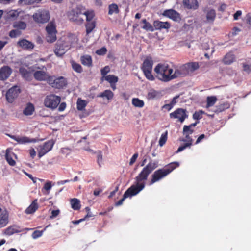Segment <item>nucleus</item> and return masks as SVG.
I'll return each instance as SVG.
<instances>
[{
    "mask_svg": "<svg viewBox=\"0 0 251 251\" xmlns=\"http://www.w3.org/2000/svg\"><path fill=\"white\" fill-rule=\"evenodd\" d=\"M157 161H151L143 168L141 172L135 178V184L131 186L125 192V197L135 196L142 191L145 187V181L149 175L158 167Z\"/></svg>",
    "mask_w": 251,
    "mask_h": 251,
    "instance_id": "f257e3e1",
    "label": "nucleus"
},
{
    "mask_svg": "<svg viewBox=\"0 0 251 251\" xmlns=\"http://www.w3.org/2000/svg\"><path fill=\"white\" fill-rule=\"evenodd\" d=\"M155 77L160 81L168 82L179 77L178 68L174 71L167 64L158 63L154 68Z\"/></svg>",
    "mask_w": 251,
    "mask_h": 251,
    "instance_id": "f03ea898",
    "label": "nucleus"
},
{
    "mask_svg": "<svg viewBox=\"0 0 251 251\" xmlns=\"http://www.w3.org/2000/svg\"><path fill=\"white\" fill-rule=\"evenodd\" d=\"M179 166V163L175 161L165 165L163 168L156 170L151 176L150 185H152L164 178Z\"/></svg>",
    "mask_w": 251,
    "mask_h": 251,
    "instance_id": "7ed1b4c3",
    "label": "nucleus"
},
{
    "mask_svg": "<svg viewBox=\"0 0 251 251\" xmlns=\"http://www.w3.org/2000/svg\"><path fill=\"white\" fill-rule=\"evenodd\" d=\"M85 10V7L81 5H77L76 7L73 8L68 13V17L69 20L77 24H82L84 19L82 17L83 11Z\"/></svg>",
    "mask_w": 251,
    "mask_h": 251,
    "instance_id": "20e7f679",
    "label": "nucleus"
},
{
    "mask_svg": "<svg viewBox=\"0 0 251 251\" xmlns=\"http://www.w3.org/2000/svg\"><path fill=\"white\" fill-rule=\"evenodd\" d=\"M153 61L151 56H148L144 60L141 69L146 78L150 81H154L155 76L152 74Z\"/></svg>",
    "mask_w": 251,
    "mask_h": 251,
    "instance_id": "39448f33",
    "label": "nucleus"
},
{
    "mask_svg": "<svg viewBox=\"0 0 251 251\" xmlns=\"http://www.w3.org/2000/svg\"><path fill=\"white\" fill-rule=\"evenodd\" d=\"M199 67V64L197 62L185 63L178 68L179 77H184L191 74L198 70Z\"/></svg>",
    "mask_w": 251,
    "mask_h": 251,
    "instance_id": "423d86ee",
    "label": "nucleus"
},
{
    "mask_svg": "<svg viewBox=\"0 0 251 251\" xmlns=\"http://www.w3.org/2000/svg\"><path fill=\"white\" fill-rule=\"evenodd\" d=\"M60 101V97L54 94H50L46 97L44 103L46 107L54 109L57 107Z\"/></svg>",
    "mask_w": 251,
    "mask_h": 251,
    "instance_id": "0eeeda50",
    "label": "nucleus"
},
{
    "mask_svg": "<svg viewBox=\"0 0 251 251\" xmlns=\"http://www.w3.org/2000/svg\"><path fill=\"white\" fill-rule=\"evenodd\" d=\"M52 88L56 89L63 88L67 84L66 79L63 76L56 78L54 75H51L49 80V83Z\"/></svg>",
    "mask_w": 251,
    "mask_h": 251,
    "instance_id": "6e6552de",
    "label": "nucleus"
},
{
    "mask_svg": "<svg viewBox=\"0 0 251 251\" xmlns=\"http://www.w3.org/2000/svg\"><path fill=\"white\" fill-rule=\"evenodd\" d=\"M171 119H177L178 121L182 123L188 117L186 109L178 108L172 112L169 115Z\"/></svg>",
    "mask_w": 251,
    "mask_h": 251,
    "instance_id": "1a4fd4ad",
    "label": "nucleus"
},
{
    "mask_svg": "<svg viewBox=\"0 0 251 251\" xmlns=\"http://www.w3.org/2000/svg\"><path fill=\"white\" fill-rule=\"evenodd\" d=\"M32 17L36 22L45 23L49 20L50 14L48 11L43 10L34 13Z\"/></svg>",
    "mask_w": 251,
    "mask_h": 251,
    "instance_id": "9d476101",
    "label": "nucleus"
},
{
    "mask_svg": "<svg viewBox=\"0 0 251 251\" xmlns=\"http://www.w3.org/2000/svg\"><path fill=\"white\" fill-rule=\"evenodd\" d=\"M69 49V45L65 42L58 41L55 45L54 52L56 56H62Z\"/></svg>",
    "mask_w": 251,
    "mask_h": 251,
    "instance_id": "9b49d317",
    "label": "nucleus"
},
{
    "mask_svg": "<svg viewBox=\"0 0 251 251\" xmlns=\"http://www.w3.org/2000/svg\"><path fill=\"white\" fill-rule=\"evenodd\" d=\"M54 142L52 140H48L45 142L43 145L40 146L38 151V156L41 158L50 151L54 145Z\"/></svg>",
    "mask_w": 251,
    "mask_h": 251,
    "instance_id": "f8f14e48",
    "label": "nucleus"
},
{
    "mask_svg": "<svg viewBox=\"0 0 251 251\" xmlns=\"http://www.w3.org/2000/svg\"><path fill=\"white\" fill-rule=\"evenodd\" d=\"M21 92V90L19 86L15 85L9 89L6 94L7 100L9 103H12L14 100L17 98Z\"/></svg>",
    "mask_w": 251,
    "mask_h": 251,
    "instance_id": "ddd939ff",
    "label": "nucleus"
},
{
    "mask_svg": "<svg viewBox=\"0 0 251 251\" xmlns=\"http://www.w3.org/2000/svg\"><path fill=\"white\" fill-rule=\"evenodd\" d=\"M162 15L175 22H179L181 19L180 14L173 9L164 10Z\"/></svg>",
    "mask_w": 251,
    "mask_h": 251,
    "instance_id": "4468645a",
    "label": "nucleus"
},
{
    "mask_svg": "<svg viewBox=\"0 0 251 251\" xmlns=\"http://www.w3.org/2000/svg\"><path fill=\"white\" fill-rule=\"evenodd\" d=\"M9 223V212L4 208L0 207V229L6 226Z\"/></svg>",
    "mask_w": 251,
    "mask_h": 251,
    "instance_id": "2eb2a0df",
    "label": "nucleus"
},
{
    "mask_svg": "<svg viewBox=\"0 0 251 251\" xmlns=\"http://www.w3.org/2000/svg\"><path fill=\"white\" fill-rule=\"evenodd\" d=\"M33 76L38 81H46L49 83V80L51 75H50L44 71H36L33 74Z\"/></svg>",
    "mask_w": 251,
    "mask_h": 251,
    "instance_id": "dca6fc26",
    "label": "nucleus"
},
{
    "mask_svg": "<svg viewBox=\"0 0 251 251\" xmlns=\"http://www.w3.org/2000/svg\"><path fill=\"white\" fill-rule=\"evenodd\" d=\"M11 139L17 141L20 144H25L28 143H35L36 142V139H30L26 136H16L15 135H8Z\"/></svg>",
    "mask_w": 251,
    "mask_h": 251,
    "instance_id": "f3484780",
    "label": "nucleus"
},
{
    "mask_svg": "<svg viewBox=\"0 0 251 251\" xmlns=\"http://www.w3.org/2000/svg\"><path fill=\"white\" fill-rule=\"evenodd\" d=\"M12 72V69L8 66H4L0 69V80H6Z\"/></svg>",
    "mask_w": 251,
    "mask_h": 251,
    "instance_id": "a211bd4d",
    "label": "nucleus"
},
{
    "mask_svg": "<svg viewBox=\"0 0 251 251\" xmlns=\"http://www.w3.org/2000/svg\"><path fill=\"white\" fill-rule=\"evenodd\" d=\"M17 159V155L11 151V149L8 148L6 150L5 159L8 164L11 166H14L16 165V162L13 158Z\"/></svg>",
    "mask_w": 251,
    "mask_h": 251,
    "instance_id": "6ab92c4d",
    "label": "nucleus"
},
{
    "mask_svg": "<svg viewBox=\"0 0 251 251\" xmlns=\"http://www.w3.org/2000/svg\"><path fill=\"white\" fill-rule=\"evenodd\" d=\"M183 135H185V139H182V141L184 142L187 141V142L184 144L183 145L180 146L176 151V153H178V152L182 151L187 147H190L192 145L193 139L190 136V134L186 133H183Z\"/></svg>",
    "mask_w": 251,
    "mask_h": 251,
    "instance_id": "aec40b11",
    "label": "nucleus"
},
{
    "mask_svg": "<svg viewBox=\"0 0 251 251\" xmlns=\"http://www.w3.org/2000/svg\"><path fill=\"white\" fill-rule=\"evenodd\" d=\"M203 11L206 13V20L208 23H213L216 18V11L213 9L205 8Z\"/></svg>",
    "mask_w": 251,
    "mask_h": 251,
    "instance_id": "412c9836",
    "label": "nucleus"
},
{
    "mask_svg": "<svg viewBox=\"0 0 251 251\" xmlns=\"http://www.w3.org/2000/svg\"><path fill=\"white\" fill-rule=\"evenodd\" d=\"M22 231V230L20 229L18 226L13 225L5 228L3 230V234L7 236H11L14 233H19Z\"/></svg>",
    "mask_w": 251,
    "mask_h": 251,
    "instance_id": "4be33fe9",
    "label": "nucleus"
},
{
    "mask_svg": "<svg viewBox=\"0 0 251 251\" xmlns=\"http://www.w3.org/2000/svg\"><path fill=\"white\" fill-rule=\"evenodd\" d=\"M153 25L155 30L168 29L171 27V25L168 22H161L158 20L154 21Z\"/></svg>",
    "mask_w": 251,
    "mask_h": 251,
    "instance_id": "5701e85b",
    "label": "nucleus"
},
{
    "mask_svg": "<svg viewBox=\"0 0 251 251\" xmlns=\"http://www.w3.org/2000/svg\"><path fill=\"white\" fill-rule=\"evenodd\" d=\"M184 7L188 9L196 10L199 7L197 0H183Z\"/></svg>",
    "mask_w": 251,
    "mask_h": 251,
    "instance_id": "b1692460",
    "label": "nucleus"
},
{
    "mask_svg": "<svg viewBox=\"0 0 251 251\" xmlns=\"http://www.w3.org/2000/svg\"><path fill=\"white\" fill-rule=\"evenodd\" d=\"M17 45L24 50H31L34 48V44L30 41L26 39H22L19 40Z\"/></svg>",
    "mask_w": 251,
    "mask_h": 251,
    "instance_id": "393cba45",
    "label": "nucleus"
},
{
    "mask_svg": "<svg viewBox=\"0 0 251 251\" xmlns=\"http://www.w3.org/2000/svg\"><path fill=\"white\" fill-rule=\"evenodd\" d=\"M80 61L82 65L88 67H91L93 66L92 58L90 55L86 54L81 56Z\"/></svg>",
    "mask_w": 251,
    "mask_h": 251,
    "instance_id": "a878e982",
    "label": "nucleus"
},
{
    "mask_svg": "<svg viewBox=\"0 0 251 251\" xmlns=\"http://www.w3.org/2000/svg\"><path fill=\"white\" fill-rule=\"evenodd\" d=\"M19 73L23 78L26 80L32 79V73L24 67H21L19 69Z\"/></svg>",
    "mask_w": 251,
    "mask_h": 251,
    "instance_id": "bb28decb",
    "label": "nucleus"
},
{
    "mask_svg": "<svg viewBox=\"0 0 251 251\" xmlns=\"http://www.w3.org/2000/svg\"><path fill=\"white\" fill-rule=\"evenodd\" d=\"M38 208L37 200H34L30 205L25 209V213L27 214L34 213Z\"/></svg>",
    "mask_w": 251,
    "mask_h": 251,
    "instance_id": "cd10ccee",
    "label": "nucleus"
},
{
    "mask_svg": "<svg viewBox=\"0 0 251 251\" xmlns=\"http://www.w3.org/2000/svg\"><path fill=\"white\" fill-rule=\"evenodd\" d=\"M35 111V107L32 103L28 102L25 109L23 110V114L25 116H31Z\"/></svg>",
    "mask_w": 251,
    "mask_h": 251,
    "instance_id": "c85d7f7f",
    "label": "nucleus"
},
{
    "mask_svg": "<svg viewBox=\"0 0 251 251\" xmlns=\"http://www.w3.org/2000/svg\"><path fill=\"white\" fill-rule=\"evenodd\" d=\"M235 61V56L231 52L226 53L223 59V62L226 65H230Z\"/></svg>",
    "mask_w": 251,
    "mask_h": 251,
    "instance_id": "c756f323",
    "label": "nucleus"
},
{
    "mask_svg": "<svg viewBox=\"0 0 251 251\" xmlns=\"http://www.w3.org/2000/svg\"><path fill=\"white\" fill-rule=\"evenodd\" d=\"M161 94L160 92L154 89L150 90L147 95V98L149 100L159 99L161 97Z\"/></svg>",
    "mask_w": 251,
    "mask_h": 251,
    "instance_id": "7c9ffc66",
    "label": "nucleus"
},
{
    "mask_svg": "<svg viewBox=\"0 0 251 251\" xmlns=\"http://www.w3.org/2000/svg\"><path fill=\"white\" fill-rule=\"evenodd\" d=\"M113 97L114 93L110 90H105L97 95V97L105 98L108 100H112Z\"/></svg>",
    "mask_w": 251,
    "mask_h": 251,
    "instance_id": "2f4dec72",
    "label": "nucleus"
},
{
    "mask_svg": "<svg viewBox=\"0 0 251 251\" xmlns=\"http://www.w3.org/2000/svg\"><path fill=\"white\" fill-rule=\"evenodd\" d=\"M88 104V102L86 100H84L79 98L76 102L77 109L78 111H83L85 109V107Z\"/></svg>",
    "mask_w": 251,
    "mask_h": 251,
    "instance_id": "473e14b6",
    "label": "nucleus"
},
{
    "mask_svg": "<svg viewBox=\"0 0 251 251\" xmlns=\"http://www.w3.org/2000/svg\"><path fill=\"white\" fill-rule=\"evenodd\" d=\"M141 24H143V25L142 26V28L143 29L151 32L154 30L153 26L148 22L146 19H142Z\"/></svg>",
    "mask_w": 251,
    "mask_h": 251,
    "instance_id": "72a5a7b5",
    "label": "nucleus"
},
{
    "mask_svg": "<svg viewBox=\"0 0 251 251\" xmlns=\"http://www.w3.org/2000/svg\"><path fill=\"white\" fill-rule=\"evenodd\" d=\"M70 203L72 208L75 210H78L81 208L80 201L76 198L71 199Z\"/></svg>",
    "mask_w": 251,
    "mask_h": 251,
    "instance_id": "f704fd0d",
    "label": "nucleus"
},
{
    "mask_svg": "<svg viewBox=\"0 0 251 251\" xmlns=\"http://www.w3.org/2000/svg\"><path fill=\"white\" fill-rule=\"evenodd\" d=\"M96 21L86 22L85 24V27L87 34H90L96 27Z\"/></svg>",
    "mask_w": 251,
    "mask_h": 251,
    "instance_id": "c9c22d12",
    "label": "nucleus"
},
{
    "mask_svg": "<svg viewBox=\"0 0 251 251\" xmlns=\"http://www.w3.org/2000/svg\"><path fill=\"white\" fill-rule=\"evenodd\" d=\"M83 15L86 16V22L95 21L93 20L95 17V12L93 10H84Z\"/></svg>",
    "mask_w": 251,
    "mask_h": 251,
    "instance_id": "e433bc0d",
    "label": "nucleus"
},
{
    "mask_svg": "<svg viewBox=\"0 0 251 251\" xmlns=\"http://www.w3.org/2000/svg\"><path fill=\"white\" fill-rule=\"evenodd\" d=\"M70 63L74 71L78 73H81L83 72V68L79 63L74 60L71 61Z\"/></svg>",
    "mask_w": 251,
    "mask_h": 251,
    "instance_id": "4c0bfd02",
    "label": "nucleus"
},
{
    "mask_svg": "<svg viewBox=\"0 0 251 251\" xmlns=\"http://www.w3.org/2000/svg\"><path fill=\"white\" fill-rule=\"evenodd\" d=\"M119 13V9L117 4L112 3L108 6V14L112 15L113 13L118 14Z\"/></svg>",
    "mask_w": 251,
    "mask_h": 251,
    "instance_id": "58836bf2",
    "label": "nucleus"
},
{
    "mask_svg": "<svg viewBox=\"0 0 251 251\" xmlns=\"http://www.w3.org/2000/svg\"><path fill=\"white\" fill-rule=\"evenodd\" d=\"M132 104L136 107L142 108L144 106L143 100L139 98H133L132 100Z\"/></svg>",
    "mask_w": 251,
    "mask_h": 251,
    "instance_id": "ea45409f",
    "label": "nucleus"
},
{
    "mask_svg": "<svg viewBox=\"0 0 251 251\" xmlns=\"http://www.w3.org/2000/svg\"><path fill=\"white\" fill-rule=\"evenodd\" d=\"M104 80L110 84L116 83L118 81V77L115 75H109L104 77Z\"/></svg>",
    "mask_w": 251,
    "mask_h": 251,
    "instance_id": "a19ab883",
    "label": "nucleus"
},
{
    "mask_svg": "<svg viewBox=\"0 0 251 251\" xmlns=\"http://www.w3.org/2000/svg\"><path fill=\"white\" fill-rule=\"evenodd\" d=\"M52 187L51 181H47L44 185L42 191L45 195H48L50 193V190Z\"/></svg>",
    "mask_w": 251,
    "mask_h": 251,
    "instance_id": "79ce46f5",
    "label": "nucleus"
},
{
    "mask_svg": "<svg viewBox=\"0 0 251 251\" xmlns=\"http://www.w3.org/2000/svg\"><path fill=\"white\" fill-rule=\"evenodd\" d=\"M14 28H18L20 29H25L26 27V24L23 21H19L15 22L13 25Z\"/></svg>",
    "mask_w": 251,
    "mask_h": 251,
    "instance_id": "37998d69",
    "label": "nucleus"
},
{
    "mask_svg": "<svg viewBox=\"0 0 251 251\" xmlns=\"http://www.w3.org/2000/svg\"><path fill=\"white\" fill-rule=\"evenodd\" d=\"M47 33H57L55 25L52 23H50L46 27Z\"/></svg>",
    "mask_w": 251,
    "mask_h": 251,
    "instance_id": "c03bdc74",
    "label": "nucleus"
},
{
    "mask_svg": "<svg viewBox=\"0 0 251 251\" xmlns=\"http://www.w3.org/2000/svg\"><path fill=\"white\" fill-rule=\"evenodd\" d=\"M168 136V131H166L164 133L162 134L161 135L159 141V145L160 147H162L165 145L167 140Z\"/></svg>",
    "mask_w": 251,
    "mask_h": 251,
    "instance_id": "a18cd8bd",
    "label": "nucleus"
},
{
    "mask_svg": "<svg viewBox=\"0 0 251 251\" xmlns=\"http://www.w3.org/2000/svg\"><path fill=\"white\" fill-rule=\"evenodd\" d=\"M216 101L217 98L215 96L207 97L206 107H209L214 105Z\"/></svg>",
    "mask_w": 251,
    "mask_h": 251,
    "instance_id": "49530a36",
    "label": "nucleus"
},
{
    "mask_svg": "<svg viewBox=\"0 0 251 251\" xmlns=\"http://www.w3.org/2000/svg\"><path fill=\"white\" fill-rule=\"evenodd\" d=\"M46 39L49 43H53L56 40V33H47Z\"/></svg>",
    "mask_w": 251,
    "mask_h": 251,
    "instance_id": "de8ad7c7",
    "label": "nucleus"
},
{
    "mask_svg": "<svg viewBox=\"0 0 251 251\" xmlns=\"http://www.w3.org/2000/svg\"><path fill=\"white\" fill-rule=\"evenodd\" d=\"M230 107V104L227 102H224L222 104H221L217 106V111L218 112H222L226 109L229 108Z\"/></svg>",
    "mask_w": 251,
    "mask_h": 251,
    "instance_id": "09e8293b",
    "label": "nucleus"
},
{
    "mask_svg": "<svg viewBox=\"0 0 251 251\" xmlns=\"http://www.w3.org/2000/svg\"><path fill=\"white\" fill-rule=\"evenodd\" d=\"M110 71V69L109 66H106L100 70V73L102 75V77L101 78V81H103L104 77L107 76V74H108Z\"/></svg>",
    "mask_w": 251,
    "mask_h": 251,
    "instance_id": "8fccbe9b",
    "label": "nucleus"
},
{
    "mask_svg": "<svg viewBox=\"0 0 251 251\" xmlns=\"http://www.w3.org/2000/svg\"><path fill=\"white\" fill-rule=\"evenodd\" d=\"M45 230V229H44V230H42V231L35 230L32 234V238L33 239H37V238L41 237L43 233Z\"/></svg>",
    "mask_w": 251,
    "mask_h": 251,
    "instance_id": "3c124183",
    "label": "nucleus"
},
{
    "mask_svg": "<svg viewBox=\"0 0 251 251\" xmlns=\"http://www.w3.org/2000/svg\"><path fill=\"white\" fill-rule=\"evenodd\" d=\"M194 132V130L192 129L191 127L189 126L185 125L183 126V133H188L189 134H192Z\"/></svg>",
    "mask_w": 251,
    "mask_h": 251,
    "instance_id": "603ef678",
    "label": "nucleus"
},
{
    "mask_svg": "<svg viewBox=\"0 0 251 251\" xmlns=\"http://www.w3.org/2000/svg\"><path fill=\"white\" fill-rule=\"evenodd\" d=\"M21 34V31L18 30H12L9 32V36L11 38H15Z\"/></svg>",
    "mask_w": 251,
    "mask_h": 251,
    "instance_id": "864d4df0",
    "label": "nucleus"
},
{
    "mask_svg": "<svg viewBox=\"0 0 251 251\" xmlns=\"http://www.w3.org/2000/svg\"><path fill=\"white\" fill-rule=\"evenodd\" d=\"M107 51V50L105 47H102L101 48L97 50L96 53L99 55H104Z\"/></svg>",
    "mask_w": 251,
    "mask_h": 251,
    "instance_id": "5fc2aeb1",
    "label": "nucleus"
},
{
    "mask_svg": "<svg viewBox=\"0 0 251 251\" xmlns=\"http://www.w3.org/2000/svg\"><path fill=\"white\" fill-rule=\"evenodd\" d=\"M202 111H196L193 115V118L195 120H199L202 118Z\"/></svg>",
    "mask_w": 251,
    "mask_h": 251,
    "instance_id": "6e6d98bb",
    "label": "nucleus"
},
{
    "mask_svg": "<svg viewBox=\"0 0 251 251\" xmlns=\"http://www.w3.org/2000/svg\"><path fill=\"white\" fill-rule=\"evenodd\" d=\"M243 70L249 73L251 72V65H248L246 63H243Z\"/></svg>",
    "mask_w": 251,
    "mask_h": 251,
    "instance_id": "4d7b16f0",
    "label": "nucleus"
},
{
    "mask_svg": "<svg viewBox=\"0 0 251 251\" xmlns=\"http://www.w3.org/2000/svg\"><path fill=\"white\" fill-rule=\"evenodd\" d=\"M60 210H53L51 212V215L50 216V219H53L56 217L59 214Z\"/></svg>",
    "mask_w": 251,
    "mask_h": 251,
    "instance_id": "13d9d810",
    "label": "nucleus"
},
{
    "mask_svg": "<svg viewBox=\"0 0 251 251\" xmlns=\"http://www.w3.org/2000/svg\"><path fill=\"white\" fill-rule=\"evenodd\" d=\"M138 157V153H135L133 154V155L132 156V157L131 158V159L130 160L129 165L130 166L132 165L135 162Z\"/></svg>",
    "mask_w": 251,
    "mask_h": 251,
    "instance_id": "bf43d9fd",
    "label": "nucleus"
},
{
    "mask_svg": "<svg viewBox=\"0 0 251 251\" xmlns=\"http://www.w3.org/2000/svg\"><path fill=\"white\" fill-rule=\"evenodd\" d=\"M102 155L101 153V151H99L98 155H97V162L99 165V166H101L100 163L102 162Z\"/></svg>",
    "mask_w": 251,
    "mask_h": 251,
    "instance_id": "052dcab7",
    "label": "nucleus"
},
{
    "mask_svg": "<svg viewBox=\"0 0 251 251\" xmlns=\"http://www.w3.org/2000/svg\"><path fill=\"white\" fill-rule=\"evenodd\" d=\"M242 15V11L241 10L237 11L233 15L234 19L237 20L238 19L239 17Z\"/></svg>",
    "mask_w": 251,
    "mask_h": 251,
    "instance_id": "680f3d73",
    "label": "nucleus"
},
{
    "mask_svg": "<svg viewBox=\"0 0 251 251\" xmlns=\"http://www.w3.org/2000/svg\"><path fill=\"white\" fill-rule=\"evenodd\" d=\"M127 197H125V194L123 195V198H122L120 200L118 201L117 202L115 203V206H118L122 204L123 201L125 200V199L127 198Z\"/></svg>",
    "mask_w": 251,
    "mask_h": 251,
    "instance_id": "e2e57ef3",
    "label": "nucleus"
},
{
    "mask_svg": "<svg viewBox=\"0 0 251 251\" xmlns=\"http://www.w3.org/2000/svg\"><path fill=\"white\" fill-rule=\"evenodd\" d=\"M173 107V106L170 103L169 104H164L162 106L163 109H167L168 111H170Z\"/></svg>",
    "mask_w": 251,
    "mask_h": 251,
    "instance_id": "0e129e2a",
    "label": "nucleus"
},
{
    "mask_svg": "<svg viewBox=\"0 0 251 251\" xmlns=\"http://www.w3.org/2000/svg\"><path fill=\"white\" fill-rule=\"evenodd\" d=\"M66 107V104L65 102H62L58 108V110L59 111H63L65 110V108Z\"/></svg>",
    "mask_w": 251,
    "mask_h": 251,
    "instance_id": "69168bd1",
    "label": "nucleus"
},
{
    "mask_svg": "<svg viewBox=\"0 0 251 251\" xmlns=\"http://www.w3.org/2000/svg\"><path fill=\"white\" fill-rule=\"evenodd\" d=\"M226 8V4L223 3L218 8V10L221 12H224Z\"/></svg>",
    "mask_w": 251,
    "mask_h": 251,
    "instance_id": "338daca9",
    "label": "nucleus"
},
{
    "mask_svg": "<svg viewBox=\"0 0 251 251\" xmlns=\"http://www.w3.org/2000/svg\"><path fill=\"white\" fill-rule=\"evenodd\" d=\"M119 189V187L117 186L115 187V189L110 192V195L109 196V198H112L115 194V193L118 191Z\"/></svg>",
    "mask_w": 251,
    "mask_h": 251,
    "instance_id": "774afa93",
    "label": "nucleus"
}]
</instances>
